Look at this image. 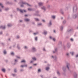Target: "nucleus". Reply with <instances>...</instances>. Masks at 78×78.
I'll return each instance as SVG.
<instances>
[{
  "label": "nucleus",
  "mask_w": 78,
  "mask_h": 78,
  "mask_svg": "<svg viewBox=\"0 0 78 78\" xmlns=\"http://www.w3.org/2000/svg\"><path fill=\"white\" fill-rule=\"evenodd\" d=\"M20 6H21V7H23V5H21Z\"/></svg>",
  "instance_id": "680f3d73"
},
{
  "label": "nucleus",
  "mask_w": 78,
  "mask_h": 78,
  "mask_svg": "<svg viewBox=\"0 0 78 78\" xmlns=\"http://www.w3.org/2000/svg\"><path fill=\"white\" fill-rule=\"evenodd\" d=\"M55 18L56 16H55V15H53L51 16V18H52V19H55Z\"/></svg>",
  "instance_id": "aec40b11"
},
{
  "label": "nucleus",
  "mask_w": 78,
  "mask_h": 78,
  "mask_svg": "<svg viewBox=\"0 0 78 78\" xmlns=\"http://www.w3.org/2000/svg\"><path fill=\"white\" fill-rule=\"evenodd\" d=\"M78 54H77V55H76V58H78Z\"/></svg>",
  "instance_id": "13d9d810"
},
{
  "label": "nucleus",
  "mask_w": 78,
  "mask_h": 78,
  "mask_svg": "<svg viewBox=\"0 0 78 78\" xmlns=\"http://www.w3.org/2000/svg\"><path fill=\"white\" fill-rule=\"evenodd\" d=\"M23 48L25 49H28V47L25 46H24V47Z\"/></svg>",
  "instance_id": "4be33fe9"
},
{
  "label": "nucleus",
  "mask_w": 78,
  "mask_h": 78,
  "mask_svg": "<svg viewBox=\"0 0 78 78\" xmlns=\"http://www.w3.org/2000/svg\"><path fill=\"white\" fill-rule=\"evenodd\" d=\"M2 72H5L6 70L4 69H2Z\"/></svg>",
  "instance_id": "bb28decb"
},
{
  "label": "nucleus",
  "mask_w": 78,
  "mask_h": 78,
  "mask_svg": "<svg viewBox=\"0 0 78 78\" xmlns=\"http://www.w3.org/2000/svg\"><path fill=\"white\" fill-rule=\"evenodd\" d=\"M39 12V11L37 10L36 11L35 13L33 14V15L34 16H39V15L38 14Z\"/></svg>",
  "instance_id": "423d86ee"
},
{
  "label": "nucleus",
  "mask_w": 78,
  "mask_h": 78,
  "mask_svg": "<svg viewBox=\"0 0 78 78\" xmlns=\"http://www.w3.org/2000/svg\"><path fill=\"white\" fill-rule=\"evenodd\" d=\"M31 51L32 52H35V51H36V48L34 47H33Z\"/></svg>",
  "instance_id": "20e7f679"
},
{
  "label": "nucleus",
  "mask_w": 78,
  "mask_h": 78,
  "mask_svg": "<svg viewBox=\"0 0 78 78\" xmlns=\"http://www.w3.org/2000/svg\"><path fill=\"white\" fill-rule=\"evenodd\" d=\"M60 12L62 14H64V12L62 11V10H60Z\"/></svg>",
  "instance_id": "cd10ccee"
},
{
  "label": "nucleus",
  "mask_w": 78,
  "mask_h": 78,
  "mask_svg": "<svg viewBox=\"0 0 78 78\" xmlns=\"http://www.w3.org/2000/svg\"><path fill=\"white\" fill-rule=\"evenodd\" d=\"M43 4H44V3L42 2H39L38 3V5L40 6H42V5H43Z\"/></svg>",
  "instance_id": "9b49d317"
},
{
  "label": "nucleus",
  "mask_w": 78,
  "mask_h": 78,
  "mask_svg": "<svg viewBox=\"0 0 78 78\" xmlns=\"http://www.w3.org/2000/svg\"><path fill=\"white\" fill-rule=\"evenodd\" d=\"M42 22H45V21L44 20H42Z\"/></svg>",
  "instance_id": "5fc2aeb1"
},
{
  "label": "nucleus",
  "mask_w": 78,
  "mask_h": 78,
  "mask_svg": "<svg viewBox=\"0 0 78 78\" xmlns=\"http://www.w3.org/2000/svg\"><path fill=\"white\" fill-rule=\"evenodd\" d=\"M20 72H23V69H21L20 70Z\"/></svg>",
  "instance_id": "e2e57ef3"
},
{
  "label": "nucleus",
  "mask_w": 78,
  "mask_h": 78,
  "mask_svg": "<svg viewBox=\"0 0 78 78\" xmlns=\"http://www.w3.org/2000/svg\"><path fill=\"white\" fill-rule=\"evenodd\" d=\"M7 26L8 27H11V26H12V25L11 24H8Z\"/></svg>",
  "instance_id": "b1692460"
},
{
  "label": "nucleus",
  "mask_w": 78,
  "mask_h": 78,
  "mask_svg": "<svg viewBox=\"0 0 78 78\" xmlns=\"http://www.w3.org/2000/svg\"><path fill=\"white\" fill-rule=\"evenodd\" d=\"M52 25V23H51V20H50L49 23H48V27H51V26Z\"/></svg>",
  "instance_id": "6e6552de"
},
{
  "label": "nucleus",
  "mask_w": 78,
  "mask_h": 78,
  "mask_svg": "<svg viewBox=\"0 0 78 78\" xmlns=\"http://www.w3.org/2000/svg\"><path fill=\"white\" fill-rule=\"evenodd\" d=\"M28 11H32V9L31 8H29V9H28Z\"/></svg>",
  "instance_id": "de8ad7c7"
},
{
  "label": "nucleus",
  "mask_w": 78,
  "mask_h": 78,
  "mask_svg": "<svg viewBox=\"0 0 78 78\" xmlns=\"http://www.w3.org/2000/svg\"><path fill=\"white\" fill-rule=\"evenodd\" d=\"M38 72H41V69H39L38 70Z\"/></svg>",
  "instance_id": "37998d69"
},
{
  "label": "nucleus",
  "mask_w": 78,
  "mask_h": 78,
  "mask_svg": "<svg viewBox=\"0 0 78 78\" xmlns=\"http://www.w3.org/2000/svg\"><path fill=\"white\" fill-rule=\"evenodd\" d=\"M35 40L36 41H37V37H35Z\"/></svg>",
  "instance_id": "72a5a7b5"
},
{
  "label": "nucleus",
  "mask_w": 78,
  "mask_h": 78,
  "mask_svg": "<svg viewBox=\"0 0 78 78\" xmlns=\"http://www.w3.org/2000/svg\"><path fill=\"white\" fill-rule=\"evenodd\" d=\"M26 62V61L25 60H23L21 61V62Z\"/></svg>",
  "instance_id": "a19ab883"
},
{
  "label": "nucleus",
  "mask_w": 78,
  "mask_h": 78,
  "mask_svg": "<svg viewBox=\"0 0 78 78\" xmlns=\"http://www.w3.org/2000/svg\"><path fill=\"white\" fill-rule=\"evenodd\" d=\"M3 33V32L2 31L0 32V34H2Z\"/></svg>",
  "instance_id": "603ef678"
},
{
  "label": "nucleus",
  "mask_w": 78,
  "mask_h": 78,
  "mask_svg": "<svg viewBox=\"0 0 78 78\" xmlns=\"http://www.w3.org/2000/svg\"><path fill=\"white\" fill-rule=\"evenodd\" d=\"M70 66V64L69 63H67V65H66V67L68 70H70V69L69 68V67Z\"/></svg>",
  "instance_id": "1a4fd4ad"
},
{
  "label": "nucleus",
  "mask_w": 78,
  "mask_h": 78,
  "mask_svg": "<svg viewBox=\"0 0 78 78\" xmlns=\"http://www.w3.org/2000/svg\"><path fill=\"white\" fill-rule=\"evenodd\" d=\"M70 41H71L73 42V38H71L70 39Z\"/></svg>",
  "instance_id": "a18cd8bd"
},
{
  "label": "nucleus",
  "mask_w": 78,
  "mask_h": 78,
  "mask_svg": "<svg viewBox=\"0 0 78 78\" xmlns=\"http://www.w3.org/2000/svg\"><path fill=\"white\" fill-rule=\"evenodd\" d=\"M77 10V6H75L73 8V12L76 11Z\"/></svg>",
  "instance_id": "39448f33"
},
{
  "label": "nucleus",
  "mask_w": 78,
  "mask_h": 78,
  "mask_svg": "<svg viewBox=\"0 0 78 78\" xmlns=\"http://www.w3.org/2000/svg\"><path fill=\"white\" fill-rule=\"evenodd\" d=\"M38 33H39L38 32H37V33H34V35H36V34H38Z\"/></svg>",
  "instance_id": "ea45409f"
},
{
  "label": "nucleus",
  "mask_w": 78,
  "mask_h": 78,
  "mask_svg": "<svg viewBox=\"0 0 78 78\" xmlns=\"http://www.w3.org/2000/svg\"><path fill=\"white\" fill-rule=\"evenodd\" d=\"M77 17H78V13L75 14V15H72V18H73V19H76V18H77Z\"/></svg>",
  "instance_id": "f257e3e1"
},
{
  "label": "nucleus",
  "mask_w": 78,
  "mask_h": 78,
  "mask_svg": "<svg viewBox=\"0 0 78 78\" xmlns=\"http://www.w3.org/2000/svg\"><path fill=\"white\" fill-rule=\"evenodd\" d=\"M53 41H55L56 39H55V38H53Z\"/></svg>",
  "instance_id": "6e6d98bb"
},
{
  "label": "nucleus",
  "mask_w": 78,
  "mask_h": 78,
  "mask_svg": "<svg viewBox=\"0 0 78 78\" xmlns=\"http://www.w3.org/2000/svg\"><path fill=\"white\" fill-rule=\"evenodd\" d=\"M17 11H20V12H22V13H23V11H24L25 12H27L26 10H22L21 9H19V8H17Z\"/></svg>",
  "instance_id": "f03ea898"
},
{
  "label": "nucleus",
  "mask_w": 78,
  "mask_h": 78,
  "mask_svg": "<svg viewBox=\"0 0 78 78\" xmlns=\"http://www.w3.org/2000/svg\"><path fill=\"white\" fill-rule=\"evenodd\" d=\"M57 74H58V75H60V73H59V71H57Z\"/></svg>",
  "instance_id": "79ce46f5"
},
{
  "label": "nucleus",
  "mask_w": 78,
  "mask_h": 78,
  "mask_svg": "<svg viewBox=\"0 0 78 78\" xmlns=\"http://www.w3.org/2000/svg\"><path fill=\"white\" fill-rule=\"evenodd\" d=\"M5 62H8V60H5Z\"/></svg>",
  "instance_id": "0e129e2a"
},
{
  "label": "nucleus",
  "mask_w": 78,
  "mask_h": 78,
  "mask_svg": "<svg viewBox=\"0 0 78 78\" xmlns=\"http://www.w3.org/2000/svg\"><path fill=\"white\" fill-rule=\"evenodd\" d=\"M60 29L61 30V31H62V30H63V27H62V26L60 27Z\"/></svg>",
  "instance_id": "a878e982"
},
{
  "label": "nucleus",
  "mask_w": 78,
  "mask_h": 78,
  "mask_svg": "<svg viewBox=\"0 0 78 78\" xmlns=\"http://www.w3.org/2000/svg\"><path fill=\"white\" fill-rule=\"evenodd\" d=\"M50 69V68L49 67H47L46 68V70H48Z\"/></svg>",
  "instance_id": "c85d7f7f"
},
{
  "label": "nucleus",
  "mask_w": 78,
  "mask_h": 78,
  "mask_svg": "<svg viewBox=\"0 0 78 78\" xmlns=\"http://www.w3.org/2000/svg\"><path fill=\"white\" fill-rule=\"evenodd\" d=\"M20 3H21L22 4H24V5H28V6H31V5H30V4H29L28 3H27L26 2H23V1H21V2H20Z\"/></svg>",
  "instance_id": "7ed1b4c3"
},
{
  "label": "nucleus",
  "mask_w": 78,
  "mask_h": 78,
  "mask_svg": "<svg viewBox=\"0 0 78 78\" xmlns=\"http://www.w3.org/2000/svg\"><path fill=\"white\" fill-rule=\"evenodd\" d=\"M73 30V29H71L70 30H67V33H70V32H71V31H72Z\"/></svg>",
  "instance_id": "f8f14e48"
},
{
  "label": "nucleus",
  "mask_w": 78,
  "mask_h": 78,
  "mask_svg": "<svg viewBox=\"0 0 78 78\" xmlns=\"http://www.w3.org/2000/svg\"><path fill=\"white\" fill-rule=\"evenodd\" d=\"M24 66L25 67H27V66H28V65H24Z\"/></svg>",
  "instance_id": "4d7b16f0"
},
{
  "label": "nucleus",
  "mask_w": 78,
  "mask_h": 78,
  "mask_svg": "<svg viewBox=\"0 0 78 78\" xmlns=\"http://www.w3.org/2000/svg\"><path fill=\"white\" fill-rule=\"evenodd\" d=\"M74 76L75 78H76V77H77V74L76 73L74 75Z\"/></svg>",
  "instance_id": "2f4dec72"
},
{
  "label": "nucleus",
  "mask_w": 78,
  "mask_h": 78,
  "mask_svg": "<svg viewBox=\"0 0 78 78\" xmlns=\"http://www.w3.org/2000/svg\"><path fill=\"white\" fill-rule=\"evenodd\" d=\"M66 55L67 56H69V54L68 53H66Z\"/></svg>",
  "instance_id": "4c0bfd02"
},
{
  "label": "nucleus",
  "mask_w": 78,
  "mask_h": 78,
  "mask_svg": "<svg viewBox=\"0 0 78 78\" xmlns=\"http://www.w3.org/2000/svg\"><path fill=\"white\" fill-rule=\"evenodd\" d=\"M15 62H17V59H15Z\"/></svg>",
  "instance_id": "864d4df0"
},
{
  "label": "nucleus",
  "mask_w": 78,
  "mask_h": 78,
  "mask_svg": "<svg viewBox=\"0 0 78 78\" xmlns=\"http://www.w3.org/2000/svg\"><path fill=\"white\" fill-rule=\"evenodd\" d=\"M38 26H41V25H42V23H39L37 24Z\"/></svg>",
  "instance_id": "f704fd0d"
},
{
  "label": "nucleus",
  "mask_w": 78,
  "mask_h": 78,
  "mask_svg": "<svg viewBox=\"0 0 78 78\" xmlns=\"http://www.w3.org/2000/svg\"><path fill=\"white\" fill-rule=\"evenodd\" d=\"M41 9L44 10V12H45L46 11V8L44 6H43V7H41Z\"/></svg>",
  "instance_id": "0eeeda50"
},
{
  "label": "nucleus",
  "mask_w": 78,
  "mask_h": 78,
  "mask_svg": "<svg viewBox=\"0 0 78 78\" xmlns=\"http://www.w3.org/2000/svg\"><path fill=\"white\" fill-rule=\"evenodd\" d=\"M34 19L35 20V21L36 22H39V21H40L39 19L38 18H34Z\"/></svg>",
  "instance_id": "2eb2a0df"
},
{
  "label": "nucleus",
  "mask_w": 78,
  "mask_h": 78,
  "mask_svg": "<svg viewBox=\"0 0 78 78\" xmlns=\"http://www.w3.org/2000/svg\"><path fill=\"white\" fill-rule=\"evenodd\" d=\"M5 11H8V10H9V8H6L5 9Z\"/></svg>",
  "instance_id": "c9c22d12"
},
{
  "label": "nucleus",
  "mask_w": 78,
  "mask_h": 78,
  "mask_svg": "<svg viewBox=\"0 0 78 78\" xmlns=\"http://www.w3.org/2000/svg\"><path fill=\"white\" fill-rule=\"evenodd\" d=\"M17 48H18V49H20V47L19 46V44H18L17 45Z\"/></svg>",
  "instance_id": "393cba45"
},
{
  "label": "nucleus",
  "mask_w": 78,
  "mask_h": 78,
  "mask_svg": "<svg viewBox=\"0 0 78 78\" xmlns=\"http://www.w3.org/2000/svg\"><path fill=\"white\" fill-rule=\"evenodd\" d=\"M0 6H1L2 8H3V6L2 5V4L1 3H0Z\"/></svg>",
  "instance_id": "473e14b6"
},
{
  "label": "nucleus",
  "mask_w": 78,
  "mask_h": 78,
  "mask_svg": "<svg viewBox=\"0 0 78 78\" xmlns=\"http://www.w3.org/2000/svg\"><path fill=\"white\" fill-rule=\"evenodd\" d=\"M67 46L68 48H69V47H70V43H68Z\"/></svg>",
  "instance_id": "4468645a"
},
{
  "label": "nucleus",
  "mask_w": 78,
  "mask_h": 78,
  "mask_svg": "<svg viewBox=\"0 0 78 78\" xmlns=\"http://www.w3.org/2000/svg\"><path fill=\"white\" fill-rule=\"evenodd\" d=\"M50 39H52V37H51V36H50Z\"/></svg>",
  "instance_id": "338daca9"
},
{
  "label": "nucleus",
  "mask_w": 78,
  "mask_h": 78,
  "mask_svg": "<svg viewBox=\"0 0 78 78\" xmlns=\"http://www.w3.org/2000/svg\"><path fill=\"white\" fill-rule=\"evenodd\" d=\"M32 69V66H30L29 68V69Z\"/></svg>",
  "instance_id": "3c124183"
},
{
  "label": "nucleus",
  "mask_w": 78,
  "mask_h": 78,
  "mask_svg": "<svg viewBox=\"0 0 78 78\" xmlns=\"http://www.w3.org/2000/svg\"><path fill=\"white\" fill-rule=\"evenodd\" d=\"M14 72H17V69H14Z\"/></svg>",
  "instance_id": "09e8293b"
},
{
  "label": "nucleus",
  "mask_w": 78,
  "mask_h": 78,
  "mask_svg": "<svg viewBox=\"0 0 78 78\" xmlns=\"http://www.w3.org/2000/svg\"><path fill=\"white\" fill-rule=\"evenodd\" d=\"M0 12H2V9L1 8H0Z\"/></svg>",
  "instance_id": "bf43d9fd"
},
{
  "label": "nucleus",
  "mask_w": 78,
  "mask_h": 78,
  "mask_svg": "<svg viewBox=\"0 0 78 78\" xmlns=\"http://www.w3.org/2000/svg\"><path fill=\"white\" fill-rule=\"evenodd\" d=\"M3 52L4 55H6L7 53V52H6V50H5L3 51Z\"/></svg>",
  "instance_id": "6ab92c4d"
},
{
  "label": "nucleus",
  "mask_w": 78,
  "mask_h": 78,
  "mask_svg": "<svg viewBox=\"0 0 78 78\" xmlns=\"http://www.w3.org/2000/svg\"><path fill=\"white\" fill-rule=\"evenodd\" d=\"M43 34H44V35H46V34H47V32L46 31H44V32Z\"/></svg>",
  "instance_id": "412c9836"
},
{
  "label": "nucleus",
  "mask_w": 78,
  "mask_h": 78,
  "mask_svg": "<svg viewBox=\"0 0 78 78\" xmlns=\"http://www.w3.org/2000/svg\"><path fill=\"white\" fill-rule=\"evenodd\" d=\"M12 76H16V75L15 74H12Z\"/></svg>",
  "instance_id": "052dcab7"
},
{
  "label": "nucleus",
  "mask_w": 78,
  "mask_h": 78,
  "mask_svg": "<svg viewBox=\"0 0 78 78\" xmlns=\"http://www.w3.org/2000/svg\"><path fill=\"white\" fill-rule=\"evenodd\" d=\"M20 22H22V20H20Z\"/></svg>",
  "instance_id": "69168bd1"
},
{
  "label": "nucleus",
  "mask_w": 78,
  "mask_h": 78,
  "mask_svg": "<svg viewBox=\"0 0 78 78\" xmlns=\"http://www.w3.org/2000/svg\"><path fill=\"white\" fill-rule=\"evenodd\" d=\"M21 67H25V65H22L21 66Z\"/></svg>",
  "instance_id": "8fccbe9b"
},
{
  "label": "nucleus",
  "mask_w": 78,
  "mask_h": 78,
  "mask_svg": "<svg viewBox=\"0 0 78 78\" xmlns=\"http://www.w3.org/2000/svg\"><path fill=\"white\" fill-rule=\"evenodd\" d=\"M60 44H62V42L61 41H59L58 45H60Z\"/></svg>",
  "instance_id": "c03bdc74"
},
{
  "label": "nucleus",
  "mask_w": 78,
  "mask_h": 78,
  "mask_svg": "<svg viewBox=\"0 0 78 78\" xmlns=\"http://www.w3.org/2000/svg\"><path fill=\"white\" fill-rule=\"evenodd\" d=\"M17 39H19V38H20V37L19 36L17 35Z\"/></svg>",
  "instance_id": "49530a36"
},
{
  "label": "nucleus",
  "mask_w": 78,
  "mask_h": 78,
  "mask_svg": "<svg viewBox=\"0 0 78 78\" xmlns=\"http://www.w3.org/2000/svg\"><path fill=\"white\" fill-rule=\"evenodd\" d=\"M11 55H12V56H14V53L13 52H12L11 53Z\"/></svg>",
  "instance_id": "c756f323"
},
{
  "label": "nucleus",
  "mask_w": 78,
  "mask_h": 78,
  "mask_svg": "<svg viewBox=\"0 0 78 78\" xmlns=\"http://www.w3.org/2000/svg\"><path fill=\"white\" fill-rule=\"evenodd\" d=\"M66 23V20H64V21H63V24H65Z\"/></svg>",
  "instance_id": "58836bf2"
},
{
  "label": "nucleus",
  "mask_w": 78,
  "mask_h": 78,
  "mask_svg": "<svg viewBox=\"0 0 78 78\" xmlns=\"http://www.w3.org/2000/svg\"><path fill=\"white\" fill-rule=\"evenodd\" d=\"M0 28H1L2 29H5V26H1Z\"/></svg>",
  "instance_id": "ddd939ff"
},
{
  "label": "nucleus",
  "mask_w": 78,
  "mask_h": 78,
  "mask_svg": "<svg viewBox=\"0 0 78 78\" xmlns=\"http://www.w3.org/2000/svg\"><path fill=\"white\" fill-rule=\"evenodd\" d=\"M62 69L63 71H64L66 70V66H64L62 67Z\"/></svg>",
  "instance_id": "dca6fc26"
},
{
  "label": "nucleus",
  "mask_w": 78,
  "mask_h": 78,
  "mask_svg": "<svg viewBox=\"0 0 78 78\" xmlns=\"http://www.w3.org/2000/svg\"><path fill=\"white\" fill-rule=\"evenodd\" d=\"M57 50H58V49L57 48H56L55 49V51H53V53H56V52H57Z\"/></svg>",
  "instance_id": "f3484780"
},
{
  "label": "nucleus",
  "mask_w": 78,
  "mask_h": 78,
  "mask_svg": "<svg viewBox=\"0 0 78 78\" xmlns=\"http://www.w3.org/2000/svg\"><path fill=\"white\" fill-rule=\"evenodd\" d=\"M32 59H33L34 61H36V58L35 57H33L32 58Z\"/></svg>",
  "instance_id": "5701e85b"
},
{
  "label": "nucleus",
  "mask_w": 78,
  "mask_h": 78,
  "mask_svg": "<svg viewBox=\"0 0 78 78\" xmlns=\"http://www.w3.org/2000/svg\"><path fill=\"white\" fill-rule=\"evenodd\" d=\"M43 50H44V51H45V48H44V49H43Z\"/></svg>",
  "instance_id": "774afa93"
},
{
  "label": "nucleus",
  "mask_w": 78,
  "mask_h": 78,
  "mask_svg": "<svg viewBox=\"0 0 78 78\" xmlns=\"http://www.w3.org/2000/svg\"><path fill=\"white\" fill-rule=\"evenodd\" d=\"M70 54H71L72 56H73L74 54V52H70Z\"/></svg>",
  "instance_id": "7c9ffc66"
},
{
  "label": "nucleus",
  "mask_w": 78,
  "mask_h": 78,
  "mask_svg": "<svg viewBox=\"0 0 78 78\" xmlns=\"http://www.w3.org/2000/svg\"><path fill=\"white\" fill-rule=\"evenodd\" d=\"M16 57L17 58H18L19 59H20V56H16Z\"/></svg>",
  "instance_id": "e433bc0d"
},
{
  "label": "nucleus",
  "mask_w": 78,
  "mask_h": 78,
  "mask_svg": "<svg viewBox=\"0 0 78 78\" xmlns=\"http://www.w3.org/2000/svg\"><path fill=\"white\" fill-rule=\"evenodd\" d=\"M24 20L26 22H28V21H29L30 19H28L27 18H26V19H24Z\"/></svg>",
  "instance_id": "a211bd4d"
},
{
  "label": "nucleus",
  "mask_w": 78,
  "mask_h": 78,
  "mask_svg": "<svg viewBox=\"0 0 78 78\" xmlns=\"http://www.w3.org/2000/svg\"><path fill=\"white\" fill-rule=\"evenodd\" d=\"M52 58L54 59L55 61H56L57 60V57L56 55H55V56H52Z\"/></svg>",
  "instance_id": "9d476101"
}]
</instances>
